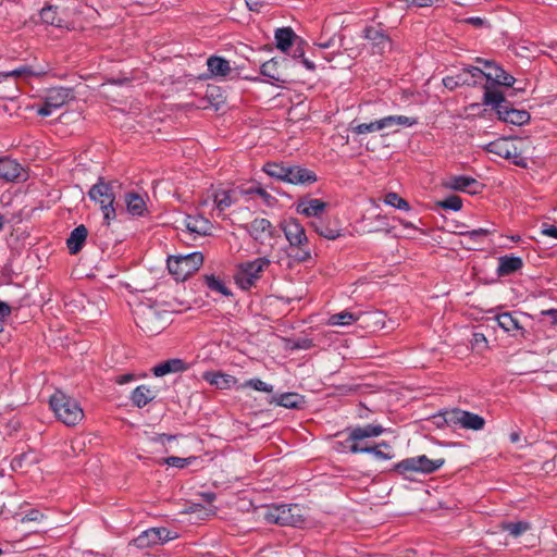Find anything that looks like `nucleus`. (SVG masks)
Instances as JSON below:
<instances>
[{
	"instance_id": "obj_41",
	"label": "nucleus",
	"mask_w": 557,
	"mask_h": 557,
	"mask_svg": "<svg viewBox=\"0 0 557 557\" xmlns=\"http://www.w3.org/2000/svg\"><path fill=\"white\" fill-rule=\"evenodd\" d=\"M40 18L44 23L62 27L63 20L58 16L57 7L48 5L40 11Z\"/></svg>"
},
{
	"instance_id": "obj_24",
	"label": "nucleus",
	"mask_w": 557,
	"mask_h": 557,
	"mask_svg": "<svg viewBox=\"0 0 557 557\" xmlns=\"http://www.w3.org/2000/svg\"><path fill=\"white\" fill-rule=\"evenodd\" d=\"M23 175V168L15 160L0 159V180L13 182Z\"/></svg>"
},
{
	"instance_id": "obj_34",
	"label": "nucleus",
	"mask_w": 557,
	"mask_h": 557,
	"mask_svg": "<svg viewBox=\"0 0 557 557\" xmlns=\"http://www.w3.org/2000/svg\"><path fill=\"white\" fill-rule=\"evenodd\" d=\"M296 35L290 27L278 28L275 32L276 47L286 52L294 44Z\"/></svg>"
},
{
	"instance_id": "obj_35",
	"label": "nucleus",
	"mask_w": 557,
	"mask_h": 557,
	"mask_svg": "<svg viewBox=\"0 0 557 557\" xmlns=\"http://www.w3.org/2000/svg\"><path fill=\"white\" fill-rule=\"evenodd\" d=\"M483 102L484 104L492 106L497 114H499L502 108H505V106L509 103L500 91L492 90L487 86H485Z\"/></svg>"
},
{
	"instance_id": "obj_13",
	"label": "nucleus",
	"mask_w": 557,
	"mask_h": 557,
	"mask_svg": "<svg viewBox=\"0 0 557 557\" xmlns=\"http://www.w3.org/2000/svg\"><path fill=\"white\" fill-rule=\"evenodd\" d=\"M362 37L368 41V48L372 54H383L391 49L392 41L381 25H371L364 27Z\"/></svg>"
},
{
	"instance_id": "obj_59",
	"label": "nucleus",
	"mask_w": 557,
	"mask_h": 557,
	"mask_svg": "<svg viewBox=\"0 0 557 557\" xmlns=\"http://www.w3.org/2000/svg\"><path fill=\"white\" fill-rule=\"evenodd\" d=\"M175 437H176L175 435H168V434L163 433V434H157L156 436H153L151 438V441L164 444L165 441L170 442V441H173Z\"/></svg>"
},
{
	"instance_id": "obj_64",
	"label": "nucleus",
	"mask_w": 557,
	"mask_h": 557,
	"mask_svg": "<svg viewBox=\"0 0 557 557\" xmlns=\"http://www.w3.org/2000/svg\"><path fill=\"white\" fill-rule=\"evenodd\" d=\"M301 45H302V41L300 40L299 45L294 50V54H293L294 58H302L304 57L305 51H304Z\"/></svg>"
},
{
	"instance_id": "obj_61",
	"label": "nucleus",
	"mask_w": 557,
	"mask_h": 557,
	"mask_svg": "<svg viewBox=\"0 0 557 557\" xmlns=\"http://www.w3.org/2000/svg\"><path fill=\"white\" fill-rule=\"evenodd\" d=\"M133 380H134V375L132 373H127V374L116 376L115 382L120 385H123Z\"/></svg>"
},
{
	"instance_id": "obj_21",
	"label": "nucleus",
	"mask_w": 557,
	"mask_h": 557,
	"mask_svg": "<svg viewBox=\"0 0 557 557\" xmlns=\"http://www.w3.org/2000/svg\"><path fill=\"white\" fill-rule=\"evenodd\" d=\"M183 224L189 233L202 236L209 235L212 228L210 221L199 214L186 215Z\"/></svg>"
},
{
	"instance_id": "obj_57",
	"label": "nucleus",
	"mask_w": 557,
	"mask_h": 557,
	"mask_svg": "<svg viewBox=\"0 0 557 557\" xmlns=\"http://www.w3.org/2000/svg\"><path fill=\"white\" fill-rule=\"evenodd\" d=\"M463 22L476 28L483 27L486 24V21L479 16L468 17Z\"/></svg>"
},
{
	"instance_id": "obj_62",
	"label": "nucleus",
	"mask_w": 557,
	"mask_h": 557,
	"mask_svg": "<svg viewBox=\"0 0 557 557\" xmlns=\"http://www.w3.org/2000/svg\"><path fill=\"white\" fill-rule=\"evenodd\" d=\"M542 314L549 317L552 324H557V309L543 310Z\"/></svg>"
},
{
	"instance_id": "obj_23",
	"label": "nucleus",
	"mask_w": 557,
	"mask_h": 557,
	"mask_svg": "<svg viewBox=\"0 0 557 557\" xmlns=\"http://www.w3.org/2000/svg\"><path fill=\"white\" fill-rule=\"evenodd\" d=\"M361 319L363 323L371 327L372 331H380V330H393L394 323L393 321H389L391 324H387L386 315L382 311H373V312H360Z\"/></svg>"
},
{
	"instance_id": "obj_33",
	"label": "nucleus",
	"mask_w": 557,
	"mask_h": 557,
	"mask_svg": "<svg viewBox=\"0 0 557 557\" xmlns=\"http://www.w3.org/2000/svg\"><path fill=\"white\" fill-rule=\"evenodd\" d=\"M127 211L133 215H143L147 210L144 198L137 193H127L125 195Z\"/></svg>"
},
{
	"instance_id": "obj_48",
	"label": "nucleus",
	"mask_w": 557,
	"mask_h": 557,
	"mask_svg": "<svg viewBox=\"0 0 557 557\" xmlns=\"http://www.w3.org/2000/svg\"><path fill=\"white\" fill-rule=\"evenodd\" d=\"M292 249H296V252L293 253V258L299 262H307L312 259V255L310 249L307 246L300 247H290Z\"/></svg>"
},
{
	"instance_id": "obj_55",
	"label": "nucleus",
	"mask_w": 557,
	"mask_h": 557,
	"mask_svg": "<svg viewBox=\"0 0 557 557\" xmlns=\"http://www.w3.org/2000/svg\"><path fill=\"white\" fill-rule=\"evenodd\" d=\"M541 233L545 236L557 239V226L555 225L543 223L541 226Z\"/></svg>"
},
{
	"instance_id": "obj_60",
	"label": "nucleus",
	"mask_w": 557,
	"mask_h": 557,
	"mask_svg": "<svg viewBox=\"0 0 557 557\" xmlns=\"http://www.w3.org/2000/svg\"><path fill=\"white\" fill-rule=\"evenodd\" d=\"M250 11L259 12L262 3L259 0H245Z\"/></svg>"
},
{
	"instance_id": "obj_18",
	"label": "nucleus",
	"mask_w": 557,
	"mask_h": 557,
	"mask_svg": "<svg viewBox=\"0 0 557 557\" xmlns=\"http://www.w3.org/2000/svg\"><path fill=\"white\" fill-rule=\"evenodd\" d=\"M444 186L448 189L476 195L481 193L483 185L475 178L470 176H451L444 182Z\"/></svg>"
},
{
	"instance_id": "obj_42",
	"label": "nucleus",
	"mask_w": 557,
	"mask_h": 557,
	"mask_svg": "<svg viewBox=\"0 0 557 557\" xmlns=\"http://www.w3.org/2000/svg\"><path fill=\"white\" fill-rule=\"evenodd\" d=\"M476 62L482 63L484 66V77L493 83L499 78V74H503V69L496 65L493 61L483 60L478 58Z\"/></svg>"
},
{
	"instance_id": "obj_46",
	"label": "nucleus",
	"mask_w": 557,
	"mask_h": 557,
	"mask_svg": "<svg viewBox=\"0 0 557 557\" xmlns=\"http://www.w3.org/2000/svg\"><path fill=\"white\" fill-rule=\"evenodd\" d=\"M438 206L443 209L458 211L462 207V200L460 197L453 195L438 202Z\"/></svg>"
},
{
	"instance_id": "obj_38",
	"label": "nucleus",
	"mask_w": 557,
	"mask_h": 557,
	"mask_svg": "<svg viewBox=\"0 0 557 557\" xmlns=\"http://www.w3.org/2000/svg\"><path fill=\"white\" fill-rule=\"evenodd\" d=\"M360 319H361L360 313L355 314L349 311H342V312L332 314L327 320V324L332 325V326H347V325H351L352 323L359 321Z\"/></svg>"
},
{
	"instance_id": "obj_3",
	"label": "nucleus",
	"mask_w": 557,
	"mask_h": 557,
	"mask_svg": "<svg viewBox=\"0 0 557 557\" xmlns=\"http://www.w3.org/2000/svg\"><path fill=\"white\" fill-rule=\"evenodd\" d=\"M120 189L121 184L117 181H106L103 177H99L98 182L88 191L89 198L100 206L107 227L110 221L116 216L113 203Z\"/></svg>"
},
{
	"instance_id": "obj_1",
	"label": "nucleus",
	"mask_w": 557,
	"mask_h": 557,
	"mask_svg": "<svg viewBox=\"0 0 557 557\" xmlns=\"http://www.w3.org/2000/svg\"><path fill=\"white\" fill-rule=\"evenodd\" d=\"M345 432L347 433V438L344 442L336 443V445L342 449L348 448L352 454H372L379 460H388L393 458L391 446L386 442H382L375 446L361 444V442L367 438L380 436L384 432L381 424H367L363 426L348 428Z\"/></svg>"
},
{
	"instance_id": "obj_40",
	"label": "nucleus",
	"mask_w": 557,
	"mask_h": 557,
	"mask_svg": "<svg viewBox=\"0 0 557 557\" xmlns=\"http://www.w3.org/2000/svg\"><path fill=\"white\" fill-rule=\"evenodd\" d=\"M35 457L29 453H23L15 456L11 461V468L15 472H27L28 468L35 463Z\"/></svg>"
},
{
	"instance_id": "obj_2",
	"label": "nucleus",
	"mask_w": 557,
	"mask_h": 557,
	"mask_svg": "<svg viewBox=\"0 0 557 557\" xmlns=\"http://www.w3.org/2000/svg\"><path fill=\"white\" fill-rule=\"evenodd\" d=\"M49 405L55 418L67 426L77 425L85 417L79 403L60 389L50 396Z\"/></svg>"
},
{
	"instance_id": "obj_28",
	"label": "nucleus",
	"mask_w": 557,
	"mask_h": 557,
	"mask_svg": "<svg viewBox=\"0 0 557 557\" xmlns=\"http://www.w3.org/2000/svg\"><path fill=\"white\" fill-rule=\"evenodd\" d=\"M261 74L273 82L287 83L285 74L280 69V62L274 58L261 65Z\"/></svg>"
},
{
	"instance_id": "obj_52",
	"label": "nucleus",
	"mask_w": 557,
	"mask_h": 557,
	"mask_svg": "<svg viewBox=\"0 0 557 557\" xmlns=\"http://www.w3.org/2000/svg\"><path fill=\"white\" fill-rule=\"evenodd\" d=\"M466 71L469 74L470 79H476V84L479 83V79L484 77V70L480 67L470 65L466 67Z\"/></svg>"
},
{
	"instance_id": "obj_29",
	"label": "nucleus",
	"mask_w": 557,
	"mask_h": 557,
	"mask_svg": "<svg viewBox=\"0 0 557 557\" xmlns=\"http://www.w3.org/2000/svg\"><path fill=\"white\" fill-rule=\"evenodd\" d=\"M207 66L211 75L215 77H225L232 72L230 62L216 55H212L207 60Z\"/></svg>"
},
{
	"instance_id": "obj_15",
	"label": "nucleus",
	"mask_w": 557,
	"mask_h": 557,
	"mask_svg": "<svg viewBox=\"0 0 557 557\" xmlns=\"http://www.w3.org/2000/svg\"><path fill=\"white\" fill-rule=\"evenodd\" d=\"M176 533H172L166 528H151L138 535L134 543L139 548H146L153 545L163 544L176 539Z\"/></svg>"
},
{
	"instance_id": "obj_45",
	"label": "nucleus",
	"mask_w": 557,
	"mask_h": 557,
	"mask_svg": "<svg viewBox=\"0 0 557 557\" xmlns=\"http://www.w3.org/2000/svg\"><path fill=\"white\" fill-rule=\"evenodd\" d=\"M207 286L214 292H218L224 296H230L232 293L231 290L225 286V284L216 278L214 275H207L205 277Z\"/></svg>"
},
{
	"instance_id": "obj_6",
	"label": "nucleus",
	"mask_w": 557,
	"mask_h": 557,
	"mask_svg": "<svg viewBox=\"0 0 557 557\" xmlns=\"http://www.w3.org/2000/svg\"><path fill=\"white\" fill-rule=\"evenodd\" d=\"M264 172L277 180L295 185H310L317 182V175L313 171L299 165L285 166L278 163H267Z\"/></svg>"
},
{
	"instance_id": "obj_50",
	"label": "nucleus",
	"mask_w": 557,
	"mask_h": 557,
	"mask_svg": "<svg viewBox=\"0 0 557 557\" xmlns=\"http://www.w3.org/2000/svg\"><path fill=\"white\" fill-rule=\"evenodd\" d=\"M33 74H34V72L30 70V67L21 66L18 69L10 71V72L0 73V78L1 77L7 78V77L28 76V75H33Z\"/></svg>"
},
{
	"instance_id": "obj_30",
	"label": "nucleus",
	"mask_w": 557,
	"mask_h": 557,
	"mask_svg": "<svg viewBox=\"0 0 557 557\" xmlns=\"http://www.w3.org/2000/svg\"><path fill=\"white\" fill-rule=\"evenodd\" d=\"M523 265L522 259L513 256H504L499 258V264L497 268V273L500 276L509 275L518 270H520Z\"/></svg>"
},
{
	"instance_id": "obj_10",
	"label": "nucleus",
	"mask_w": 557,
	"mask_h": 557,
	"mask_svg": "<svg viewBox=\"0 0 557 557\" xmlns=\"http://www.w3.org/2000/svg\"><path fill=\"white\" fill-rule=\"evenodd\" d=\"M443 419L449 426H460L473 431L482 430L485 425V420L481 416L458 408L445 411Z\"/></svg>"
},
{
	"instance_id": "obj_7",
	"label": "nucleus",
	"mask_w": 557,
	"mask_h": 557,
	"mask_svg": "<svg viewBox=\"0 0 557 557\" xmlns=\"http://www.w3.org/2000/svg\"><path fill=\"white\" fill-rule=\"evenodd\" d=\"M203 263L201 252L171 256L168 259V269L176 281H185L195 273Z\"/></svg>"
},
{
	"instance_id": "obj_5",
	"label": "nucleus",
	"mask_w": 557,
	"mask_h": 557,
	"mask_svg": "<svg viewBox=\"0 0 557 557\" xmlns=\"http://www.w3.org/2000/svg\"><path fill=\"white\" fill-rule=\"evenodd\" d=\"M307 516L305 507L298 504H284L265 507L263 517L269 523L281 525L300 527Z\"/></svg>"
},
{
	"instance_id": "obj_43",
	"label": "nucleus",
	"mask_w": 557,
	"mask_h": 557,
	"mask_svg": "<svg viewBox=\"0 0 557 557\" xmlns=\"http://www.w3.org/2000/svg\"><path fill=\"white\" fill-rule=\"evenodd\" d=\"M196 460H197V457H194V456L187 457V458L171 456V457H166V458H162V459L158 460V463L168 465L171 467L183 469L185 467L190 466Z\"/></svg>"
},
{
	"instance_id": "obj_8",
	"label": "nucleus",
	"mask_w": 557,
	"mask_h": 557,
	"mask_svg": "<svg viewBox=\"0 0 557 557\" xmlns=\"http://www.w3.org/2000/svg\"><path fill=\"white\" fill-rule=\"evenodd\" d=\"M445 460L429 459L425 455L406 458L395 465V471L399 474L407 475L410 472L433 473L444 465Z\"/></svg>"
},
{
	"instance_id": "obj_27",
	"label": "nucleus",
	"mask_w": 557,
	"mask_h": 557,
	"mask_svg": "<svg viewBox=\"0 0 557 557\" xmlns=\"http://www.w3.org/2000/svg\"><path fill=\"white\" fill-rule=\"evenodd\" d=\"M186 368L182 359H169L153 367L152 372L156 376H164L170 373L183 372Z\"/></svg>"
},
{
	"instance_id": "obj_17",
	"label": "nucleus",
	"mask_w": 557,
	"mask_h": 557,
	"mask_svg": "<svg viewBox=\"0 0 557 557\" xmlns=\"http://www.w3.org/2000/svg\"><path fill=\"white\" fill-rule=\"evenodd\" d=\"M245 230L255 240L262 245L265 244L267 240L278 236L275 226L264 218L253 219L249 224L245 225Z\"/></svg>"
},
{
	"instance_id": "obj_39",
	"label": "nucleus",
	"mask_w": 557,
	"mask_h": 557,
	"mask_svg": "<svg viewBox=\"0 0 557 557\" xmlns=\"http://www.w3.org/2000/svg\"><path fill=\"white\" fill-rule=\"evenodd\" d=\"M275 403L288 409H298L302 407L305 399L297 393H285L275 398Z\"/></svg>"
},
{
	"instance_id": "obj_14",
	"label": "nucleus",
	"mask_w": 557,
	"mask_h": 557,
	"mask_svg": "<svg viewBox=\"0 0 557 557\" xmlns=\"http://www.w3.org/2000/svg\"><path fill=\"white\" fill-rule=\"evenodd\" d=\"M73 98L69 88H51L45 98V103L37 110L38 115L49 116L53 110L60 109Z\"/></svg>"
},
{
	"instance_id": "obj_56",
	"label": "nucleus",
	"mask_w": 557,
	"mask_h": 557,
	"mask_svg": "<svg viewBox=\"0 0 557 557\" xmlns=\"http://www.w3.org/2000/svg\"><path fill=\"white\" fill-rule=\"evenodd\" d=\"M44 518V515L38 510H30L23 518L22 522L39 521Z\"/></svg>"
},
{
	"instance_id": "obj_11",
	"label": "nucleus",
	"mask_w": 557,
	"mask_h": 557,
	"mask_svg": "<svg viewBox=\"0 0 557 557\" xmlns=\"http://www.w3.org/2000/svg\"><path fill=\"white\" fill-rule=\"evenodd\" d=\"M270 264L267 258H257L252 261L240 263L235 274V281L243 289H249L259 278L260 273Z\"/></svg>"
},
{
	"instance_id": "obj_54",
	"label": "nucleus",
	"mask_w": 557,
	"mask_h": 557,
	"mask_svg": "<svg viewBox=\"0 0 557 557\" xmlns=\"http://www.w3.org/2000/svg\"><path fill=\"white\" fill-rule=\"evenodd\" d=\"M407 7L426 8L433 5L437 0H404Z\"/></svg>"
},
{
	"instance_id": "obj_12",
	"label": "nucleus",
	"mask_w": 557,
	"mask_h": 557,
	"mask_svg": "<svg viewBox=\"0 0 557 557\" xmlns=\"http://www.w3.org/2000/svg\"><path fill=\"white\" fill-rule=\"evenodd\" d=\"M416 123L417 121L414 119L408 116L389 115L374 122L360 123L352 127V132L360 135L366 133L377 132L386 127H393L395 125L411 126Z\"/></svg>"
},
{
	"instance_id": "obj_49",
	"label": "nucleus",
	"mask_w": 557,
	"mask_h": 557,
	"mask_svg": "<svg viewBox=\"0 0 557 557\" xmlns=\"http://www.w3.org/2000/svg\"><path fill=\"white\" fill-rule=\"evenodd\" d=\"M245 386H250L256 391L272 393L273 387L259 379H251L245 383Z\"/></svg>"
},
{
	"instance_id": "obj_63",
	"label": "nucleus",
	"mask_w": 557,
	"mask_h": 557,
	"mask_svg": "<svg viewBox=\"0 0 557 557\" xmlns=\"http://www.w3.org/2000/svg\"><path fill=\"white\" fill-rule=\"evenodd\" d=\"M334 44H335V37H331V38H329V39H327V40H325V41H321V42H319V44H318V47H319V48H322V49H326V48H331V47H333V46H334Z\"/></svg>"
},
{
	"instance_id": "obj_22",
	"label": "nucleus",
	"mask_w": 557,
	"mask_h": 557,
	"mask_svg": "<svg viewBox=\"0 0 557 557\" xmlns=\"http://www.w3.org/2000/svg\"><path fill=\"white\" fill-rule=\"evenodd\" d=\"M498 117L506 123L521 126L527 124L531 116L525 110L513 109L509 102L505 108L499 110Z\"/></svg>"
},
{
	"instance_id": "obj_9",
	"label": "nucleus",
	"mask_w": 557,
	"mask_h": 557,
	"mask_svg": "<svg viewBox=\"0 0 557 557\" xmlns=\"http://www.w3.org/2000/svg\"><path fill=\"white\" fill-rule=\"evenodd\" d=\"M484 149L490 153L510 160L517 166H528L527 158L522 156V149L517 147L508 138L502 137L491 141L484 147Z\"/></svg>"
},
{
	"instance_id": "obj_4",
	"label": "nucleus",
	"mask_w": 557,
	"mask_h": 557,
	"mask_svg": "<svg viewBox=\"0 0 557 557\" xmlns=\"http://www.w3.org/2000/svg\"><path fill=\"white\" fill-rule=\"evenodd\" d=\"M136 324L151 335L160 333L168 323V311L160 310L150 300L140 302L134 310Z\"/></svg>"
},
{
	"instance_id": "obj_19",
	"label": "nucleus",
	"mask_w": 557,
	"mask_h": 557,
	"mask_svg": "<svg viewBox=\"0 0 557 557\" xmlns=\"http://www.w3.org/2000/svg\"><path fill=\"white\" fill-rule=\"evenodd\" d=\"M310 226L322 237L334 240L342 235L337 219H318L310 222Z\"/></svg>"
},
{
	"instance_id": "obj_20",
	"label": "nucleus",
	"mask_w": 557,
	"mask_h": 557,
	"mask_svg": "<svg viewBox=\"0 0 557 557\" xmlns=\"http://www.w3.org/2000/svg\"><path fill=\"white\" fill-rule=\"evenodd\" d=\"M327 203L321 199L310 198L302 199L297 205V212L308 218L312 216L315 220L321 219V214L324 212Z\"/></svg>"
},
{
	"instance_id": "obj_32",
	"label": "nucleus",
	"mask_w": 557,
	"mask_h": 557,
	"mask_svg": "<svg viewBox=\"0 0 557 557\" xmlns=\"http://www.w3.org/2000/svg\"><path fill=\"white\" fill-rule=\"evenodd\" d=\"M443 85L449 90H454L458 86H474L476 85V79H470L466 67H463L458 74L444 77Z\"/></svg>"
},
{
	"instance_id": "obj_58",
	"label": "nucleus",
	"mask_w": 557,
	"mask_h": 557,
	"mask_svg": "<svg viewBox=\"0 0 557 557\" xmlns=\"http://www.w3.org/2000/svg\"><path fill=\"white\" fill-rule=\"evenodd\" d=\"M10 313L11 307L4 301H0V320L3 322V320L10 315Z\"/></svg>"
},
{
	"instance_id": "obj_25",
	"label": "nucleus",
	"mask_w": 557,
	"mask_h": 557,
	"mask_svg": "<svg viewBox=\"0 0 557 557\" xmlns=\"http://www.w3.org/2000/svg\"><path fill=\"white\" fill-rule=\"evenodd\" d=\"M203 379L220 389H230L237 383V379L233 375L222 372H205Z\"/></svg>"
},
{
	"instance_id": "obj_37",
	"label": "nucleus",
	"mask_w": 557,
	"mask_h": 557,
	"mask_svg": "<svg viewBox=\"0 0 557 557\" xmlns=\"http://www.w3.org/2000/svg\"><path fill=\"white\" fill-rule=\"evenodd\" d=\"M497 324L507 333L522 331V326L517 318L510 312H504L495 317Z\"/></svg>"
},
{
	"instance_id": "obj_53",
	"label": "nucleus",
	"mask_w": 557,
	"mask_h": 557,
	"mask_svg": "<svg viewBox=\"0 0 557 557\" xmlns=\"http://www.w3.org/2000/svg\"><path fill=\"white\" fill-rule=\"evenodd\" d=\"M516 79L513 76L509 75L503 70V74H499V78L496 79L495 84L503 85V86H513Z\"/></svg>"
},
{
	"instance_id": "obj_36",
	"label": "nucleus",
	"mask_w": 557,
	"mask_h": 557,
	"mask_svg": "<svg viewBox=\"0 0 557 557\" xmlns=\"http://www.w3.org/2000/svg\"><path fill=\"white\" fill-rule=\"evenodd\" d=\"M156 397L153 391L146 385L137 386L132 393V401L138 408L145 407Z\"/></svg>"
},
{
	"instance_id": "obj_51",
	"label": "nucleus",
	"mask_w": 557,
	"mask_h": 557,
	"mask_svg": "<svg viewBox=\"0 0 557 557\" xmlns=\"http://www.w3.org/2000/svg\"><path fill=\"white\" fill-rule=\"evenodd\" d=\"M488 234H490V231L487 228H482V227L461 233V235L463 237L469 238L470 240H476L479 237H484Z\"/></svg>"
},
{
	"instance_id": "obj_16",
	"label": "nucleus",
	"mask_w": 557,
	"mask_h": 557,
	"mask_svg": "<svg viewBox=\"0 0 557 557\" xmlns=\"http://www.w3.org/2000/svg\"><path fill=\"white\" fill-rule=\"evenodd\" d=\"M281 228L290 247L308 245V237L305 227L295 218H288L281 222Z\"/></svg>"
},
{
	"instance_id": "obj_26",
	"label": "nucleus",
	"mask_w": 557,
	"mask_h": 557,
	"mask_svg": "<svg viewBox=\"0 0 557 557\" xmlns=\"http://www.w3.org/2000/svg\"><path fill=\"white\" fill-rule=\"evenodd\" d=\"M88 230L85 225L81 224L77 227H75L71 234L70 237L66 240V246L72 255H76L81 251L83 248V245L87 238Z\"/></svg>"
},
{
	"instance_id": "obj_31",
	"label": "nucleus",
	"mask_w": 557,
	"mask_h": 557,
	"mask_svg": "<svg viewBox=\"0 0 557 557\" xmlns=\"http://www.w3.org/2000/svg\"><path fill=\"white\" fill-rule=\"evenodd\" d=\"M502 531L507 532L511 537L518 539L530 531L532 524L529 521H504L499 524Z\"/></svg>"
},
{
	"instance_id": "obj_47",
	"label": "nucleus",
	"mask_w": 557,
	"mask_h": 557,
	"mask_svg": "<svg viewBox=\"0 0 557 557\" xmlns=\"http://www.w3.org/2000/svg\"><path fill=\"white\" fill-rule=\"evenodd\" d=\"M214 202L220 211H223L226 208H228L232 205L230 191L223 190L221 193L215 194Z\"/></svg>"
},
{
	"instance_id": "obj_44",
	"label": "nucleus",
	"mask_w": 557,
	"mask_h": 557,
	"mask_svg": "<svg viewBox=\"0 0 557 557\" xmlns=\"http://www.w3.org/2000/svg\"><path fill=\"white\" fill-rule=\"evenodd\" d=\"M384 202L399 210L408 211L410 209L409 202L396 193H387Z\"/></svg>"
}]
</instances>
